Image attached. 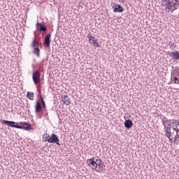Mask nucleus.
Returning a JSON list of instances; mask_svg holds the SVG:
<instances>
[{"instance_id": "1", "label": "nucleus", "mask_w": 179, "mask_h": 179, "mask_svg": "<svg viewBox=\"0 0 179 179\" xmlns=\"http://www.w3.org/2000/svg\"><path fill=\"white\" fill-rule=\"evenodd\" d=\"M162 6L166 12L173 13L179 7V0H162Z\"/></svg>"}, {"instance_id": "2", "label": "nucleus", "mask_w": 179, "mask_h": 179, "mask_svg": "<svg viewBox=\"0 0 179 179\" xmlns=\"http://www.w3.org/2000/svg\"><path fill=\"white\" fill-rule=\"evenodd\" d=\"M165 132V136L171 141V142H173V139H174V136H176V133L177 132L176 131V129L171 128V127H165V130H164Z\"/></svg>"}, {"instance_id": "3", "label": "nucleus", "mask_w": 179, "mask_h": 179, "mask_svg": "<svg viewBox=\"0 0 179 179\" xmlns=\"http://www.w3.org/2000/svg\"><path fill=\"white\" fill-rule=\"evenodd\" d=\"M87 164L90 167H91L92 170H95L98 173H100L101 171V169L100 167H96V157H92L90 159H88L87 160Z\"/></svg>"}, {"instance_id": "4", "label": "nucleus", "mask_w": 179, "mask_h": 179, "mask_svg": "<svg viewBox=\"0 0 179 179\" xmlns=\"http://www.w3.org/2000/svg\"><path fill=\"white\" fill-rule=\"evenodd\" d=\"M171 79L174 83L179 85V68H176L171 73Z\"/></svg>"}, {"instance_id": "5", "label": "nucleus", "mask_w": 179, "mask_h": 179, "mask_svg": "<svg viewBox=\"0 0 179 179\" xmlns=\"http://www.w3.org/2000/svg\"><path fill=\"white\" fill-rule=\"evenodd\" d=\"M36 30H38L41 33H45L47 31V27L45 26V22H37L36 24Z\"/></svg>"}, {"instance_id": "6", "label": "nucleus", "mask_w": 179, "mask_h": 179, "mask_svg": "<svg viewBox=\"0 0 179 179\" xmlns=\"http://www.w3.org/2000/svg\"><path fill=\"white\" fill-rule=\"evenodd\" d=\"M112 5H113L112 8L115 13H122V12H124V7L121 5L117 3H113Z\"/></svg>"}, {"instance_id": "7", "label": "nucleus", "mask_w": 179, "mask_h": 179, "mask_svg": "<svg viewBox=\"0 0 179 179\" xmlns=\"http://www.w3.org/2000/svg\"><path fill=\"white\" fill-rule=\"evenodd\" d=\"M18 129H24L25 131H31L33 128L31 127V124H29L26 122H20Z\"/></svg>"}, {"instance_id": "8", "label": "nucleus", "mask_w": 179, "mask_h": 179, "mask_svg": "<svg viewBox=\"0 0 179 179\" xmlns=\"http://www.w3.org/2000/svg\"><path fill=\"white\" fill-rule=\"evenodd\" d=\"M41 76V73L38 71H36L32 74V79L35 85H38L40 83V78Z\"/></svg>"}, {"instance_id": "9", "label": "nucleus", "mask_w": 179, "mask_h": 179, "mask_svg": "<svg viewBox=\"0 0 179 179\" xmlns=\"http://www.w3.org/2000/svg\"><path fill=\"white\" fill-rule=\"evenodd\" d=\"M49 143H56V145L61 146V144L59 143V138H58V136L55 134H52L50 137Z\"/></svg>"}, {"instance_id": "10", "label": "nucleus", "mask_w": 179, "mask_h": 179, "mask_svg": "<svg viewBox=\"0 0 179 179\" xmlns=\"http://www.w3.org/2000/svg\"><path fill=\"white\" fill-rule=\"evenodd\" d=\"M2 124L10 127V128H20L19 125L16 124L15 122L8 120H1Z\"/></svg>"}, {"instance_id": "11", "label": "nucleus", "mask_w": 179, "mask_h": 179, "mask_svg": "<svg viewBox=\"0 0 179 179\" xmlns=\"http://www.w3.org/2000/svg\"><path fill=\"white\" fill-rule=\"evenodd\" d=\"M43 45L47 48H50V45H51V34H48L47 36L45 37V39L43 41Z\"/></svg>"}, {"instance_id": "12", "label": "nucleus", "mask_w": 179, "mask_h": 179, "mask_svg": "<svg viewBox=\"0 0 179 179\" xmlns=\"http://www.w3.org/2000/svg\"><path fill=\"white\" fill-rule=\"evenodd\" d=\"M62 101H64L66 106H69L71 104V98L68 95L62 96Z\"/></svg>"}, {"instance_id": "13", "label": "nucleus", "mask_w": 179, "mask_h": 179, "mask_svg": "<svg viewBox=\"0 0 179 179\" xmlns=\"http://www.w3.org/2000/svg\"><path fill=\"white\" fill-rule=\"evenodd\" d=\"M173 122H172V129H175L176 132H179V121L178 120H173Z\"/></svg>"}, {"instance_id": "14", "label": "nucleus", "mask_w": 179, "mask_h": 179, "mask_svg": "<svg viewBox=\"0 0 179 179\" xmlns=\"http://www.w3.org/2000/svg\"><path fill=\"white\" fill-rule=\"evenodd\" d=\"M42 110H43V108L41 107V104L40 103V101H37L35 105V113L36 114H38V113H41Z\"/></svg>"}, {"instance_id": "15", "label": "nucleus", "mask_w": 179, "mask_h": 179, "mask_svg": "<svg viewBox=\"0 0 179 179\" xmlns=\"http://www.w3.org/2000/svg\"><path fill=\"white\" fill-rule=\"evenodd\" d=\"M124 125L127 128V129H130V128H132V126L134 125V122H132V120L128 119L125 120Z\"/></svg>"}, {"instance_id": "16", "label": "nucleus", "mask_w": 179, "mask_h": 179, "mask_svg": "<svg viewBox=\"0 0 179 179\" xmlns=\"http://www.w3.org/2000/svg\"><path fill=\"white\" fill-rule=\"evenodd\" d=\"M171 57L174 59V61H179V52H171Z\"/></svg>"}, {"instance_id": "17", "label": "nucleus", "mask_w": 179, "mask_h": 179, "mask_svg": "<svg viewBox=\"0 0 179 179\" xmlns=\"http://www.w3.org/2000/svg\"><path fill=\"white\" fill-rule=\"evenodd\" d=\"M33 53L34 55H36L38 58H40V48H38V47L34 48Z\"/></svg>"}, {"instance_id": "18", "label": "nucleus", "mask_w": 179, "mask_h": 179, "mask_svg": "<svg viewBox=\"0 0 179 179\" xmlns=\"http://www.w3.org/2000/svg\"><path fill=\"white\" fill-rule=\"evenodd\" d=\"M90 44H92L93 47H96V48H99L100 47V45L99 44V42H97V39H93L92 42L90 43Z\"/></svg>"}, {"instance_id": "19", "label": "nucleus", "mask_w": 179, "mask_h": 179, "mask_svg": "<svg viewBox=\"0 0 179 179\" xmlns=\"http://www.w3.org/2000/svg\"><path fill=\"white\" fill-rule=\"evenodd\" d=\"M27 97H28L29 100H34V93L28 92L27 93Z\"/></svg>"}, {"instance_id": "20", "label": "nucleus", "mask_w": 179, "mask_h": 179, "mask_svg": "<svg viewBox=\"0 0 179 179\" xmlns=\"http://www.w3.org/2000/svg\"><path fill=\"white\" fill-rule=\"evenodd\" d=\"M40 99H41V103L42 104L43 108L45 109L46 108L45 101H44V97H43V95H41Z\"/></svg>"}, {"instance_id": "21", "label": "nucleus", "mask_w": 179, "mask_h": 179, "mask_svg": "<svg viewBox=\"0 0 179 179\" xmlns=\"http://www.w3.org/2000/svg\"><path fill=\"white\" fill-rule=\"evenodd\" d=\"M95 163L96 167H100V166H101V163H103V161L101 159H95Z\"/></svg>"}, {"instance_id": "22", "label": "nucleus", "mask_w": 179, "mask_h": 179, "mask_svg": "<svg viewBox=\"0 0 179 179\" xmlns=\"http://www.w3.org/2000/svg\"><path fill=\"white\" fill-rule=\"evenodd\" d=\"M31 47H33L34 48H36V47H38V42H37V41L36 40H34L31 43Z\"/></svg>"}, {"instance_id": "23", "label": "nucleus", "mask_w": 179, "mask_h": 179, "mask_svg": "<svg viewBox=\"0 0 179 179\" xmlns=\"http://www.w3.org/2000/svg\"><path fill=\"white\" fill-rule=\"evenodd\" d=\"M169 45H170L171 50H174V48H176V47H177L176 45H174V42H171V41H170L169 43Z\"/></svg>"}, {"instance_id": "24", "label": "nucleus", "mask_w": 179, "mask_h": 179, "mask_svg": "<svg viewBox=\"0 0 179 179\" xmlns=\"http://www.w3.org/2000/svg\"><path fill=\"white\" fill-rule=\"evenodd\" d=\"M169 120H162V124L164 125V130H165V128H167V122H169Z\"/></svg>"}, {"instance_id": "25", "label": "nucleus", "mask_w": 179, "mask_h": 179, "mask_svg": "<svg viewBox=\"0 0 179 179\" xmlns=\"http://www.w3.org/2000/svg\"><path fill=\"white\" fill-rule=\"evenodd\" d=\"M43 138H44L45 142H49V141H50V135L49 134H45L43 136Z\"/></svg>"}, {"instance_id": "26", "label": "nucleus", "mask_w": 179, "mask_h": 179, "mask_svg": "<svg viewBox=\"0 0 179 179\" xmlns=\"http://www.w3.org/2000/svg\"><path fill=\"white\" fill-rule=\"evenodd\" d=\"M93 40H94V36H91V37L89 38V43H92V41H93Z\"/></svg>"}, {"instance_id": "27", "label": "nucleus", "mask_w": 179, "mask_h": 179, "mask_svg": "<svg viewBox=\"0 0 179 179\" xmlns=\"http://www.w3.org/2000/svg\"><path fill=\"white\" fill-rule=\"evenodd\" d=\"M87 37L88 39H90L92 37V34H88Z\"/></svg>"}, {"instance_id": "28", "label": "nucleus", "mask_w": 179, "mask_h": 179, "mask_svg": "<svg viewBox=\"0 0 179 179\" xmlns=\"http://www.w3.org/2000/svg\"><path fill=\"white\" fill-rule=\"evenodd\" d=\"M120 2H121L122 3H125V0H120Z\"/></svg>"}, {"instance_id": "29", "label": "nucleus", "mask_w": 179, "mask_h": 179, "mask_svg": "<svg viewBox=\"0 0 179 179\" xmlns=\"http://www.w3.org/2000/svg\"><path fill=\"white\" fill-rule=\"evenodd\" d=\"M168 127H173L171 126V124H168Z\"/></svg>"}]
</instances>
